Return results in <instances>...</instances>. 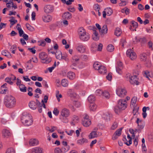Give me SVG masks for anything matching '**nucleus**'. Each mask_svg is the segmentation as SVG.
Returning <instances> with one entry per match:
<instances>
[{"mask_svg": "<svg viewBox=\"0 0 153 153\" xmlns=\"http://www.w3.org/2000/svg\"><path fill=\"white\" fill-rule=\"evenodd\" d=\"M21 120L22 123L26 126H31L32 125L33 121L31 115L26 112H24L23 113Z\"/></svg>", "mask_w": 153, "mask_h": 153, "instance_id": "obj_1", "label": "nucleus"}, {"mask_svg": "<svg viewBox=\"0 0 153 153\" xmlns=\"http://www.w3.org/2000/svg\"><path fill=\"white\" fill-rule=\"evenodd\" d=\"M4 103L7 107L11 108L14 106L16 101L14 97L11 96H7L5 98Z\"/></svg>", "mask_w": 153, "mask_h": 153, "instance_id": "obj_2", "label": "nucleus"}, {"mask_svg": "<svg viewBox=\"0 0 153 153\" xmlns=\"http://www.w3.org/2000/svg\"><path fill=\"white\" fill-rule=\"evenodd\" d=\"M127 102L125 100L121 99L119 100L118 102L117 106L115 107L114 108V111L117 114H118L119 110L117 111V108H119L121 110H124L127 107Z\"/></svg>", "mask_w": 153, "mask_h": 153, "instance_id": "obj_3", "label": "nucleus"}, {"mask_svg": "<svg viewBox=\"0 0 153 153\" xmlns=\"http://www.w3.org/2000/svg\"><path fill=\"white\" fill-rule=\"evenodd\" d=\"M39 57L41 60V62L43 63H48L51 61L50 58H48L47 55L44 52L40 53L39 54Z\"/></svg>", "mask_w": 153, "mask_h": 153, "instance_id": "obj_4", "label": "nucleus"}, {"mask_svg": "<svg viewBox=\"0 0 153 153\" xmlns=\"http://www.w3.org/2000/svg\"><path fill=\"white\" fill-rule=\"evenodd\" d=\"M127 77L128 78L129 81L131 84L136 85L139 84V82H138V79L136 75L132 76L129 75Z\"/></svg>", "mask_w": 153, "mask_h": 153, "instance_id": "obj_5", "label": "nucleus"}, {"mask_svg": "<svg viewBox=\"0 0 153 153\" xmlns=\"http://www.w3.org/2000/svg\"><path fill=\"white\" fill-rule=\"evenodd\" d=\"M83 116V119H82V124L84 126L88 127L90 125L91 121L87 114H84Z\"/></svg>", "mask_w": 153, "mask_h": 153, "instance_id": "obj_6", "label": "nucleus"}, {"mask_svg": "<svg viewBox=\"0 0 153 153\" xmlns=\"http://www.w3.org/2000/svg\"><path fill=\"white\" fill-rule=\"evenodd\" d=\"M126 54L131 60L135 59L137 58V55L135 52L131 49L128 50L126 52Z\"/></svg>", "mask_w": 153, "mask_h": 153, "instance_id": "obj_7", "label": "nucleus"}, {"mask_svg": "<svg viewBox=\"0 0 153 153\" xmlns=\"http://www.w3.org/2000/svg\"><path fill=\"white\" fill-rule=\"evenodd\" d=\"M126 91L123 88H119L116 90L117 94L120 97H123L126 93Z\"/></svg>", "mask_w": 153, "mask_h": 153, "instance_id": "obj_8", "label": "nucleus"}, {"mask_svg": "<svg viewBox=\"0 0 153 153\" xmlns=\"http://www.w3.org/2000/svg\"><path fill=\"white\" fill-rule=\"evenodd\" d=\"M60 114L62 117L66 118L70 115V112L68 109L64 108L61 111Z\"/></svg>", "mask_w": 153, "mask_h": 153, "instance_id": "obj_9", "label": "nucleus"}, {"mask_svg": "<svg viewBox=\"0 0 153 153\" xmlns=\"http://www.w3.org/2000/svg\"><path fill=\"white\" fill-rule=\"evenodd\" d=\"M44 9L45 13H49L53 11V7L51 5L47 4L45 6Z\"/></svg>", "mask_w": 153, "mask_h": 153, "instance_id": "obj_10", "label": "nucleus"}, {"mask_svg": "<svg viewBox=\"0 0 153 153\" xmlns=\"http://www.w3.org/2000/svg\"><path fill=\"white\" fill-rule=\"evenodd\" d=\"M99 31L101 36L103 37L105 34L107 33L108 28L106 25H104L102 28H101V30H100Z\"/></svg>", "mask_w": 153, "mask_h": 153, "instance_id": "obj_11", "label": "nucleus"}, {"mask_svg": "<svg viewBox=\"0 0 153 153\" xmlns=\"http://www.w3.org/2000/svg\"><path fill=\"white\" fill-rule=\"evenodd\" d=\"M72 17L71 14L68 12H65L62 16V18L65 20L70 19L72 18Z\"/></svg>", "mask_w": 153, "mask_h": 153, "instance_id": "obj_12", "label": "nucleus"}, {"mask_svg": "<svg viewBox=\"0 0 153 153\" xmlns=\"http://www.w3.org/2000/svg\"><path fill=\"white\" fill-rule=\"evenodd\" d=\"M94 131H92L88 136V137L89 139H92L98 137V135L97 133V128H95L94 129Z\"/></svg>", "mask_w": 153, "mask_h": 153, "instance_id": "obj_13", "label": "nucleus"}, {"mask_svg": "<svg viewBox=\"0 0 153 153\" xmlns=\"http://www.w3.org/2000/svg\"><path fill=\"white\" fill-rule=\"evenodd\" d=\"M38 104L37 102H36L35 101H32L29 103V107L32 109H35L37 107Z\"/></svg>", "mask_w": 153, "mask_h": 153, "instance_id": "obj_14", "label": "nucleus"}, {"mask_svg": "<svg viewBox=\"0 0 153 153\" xmlns=\"http://www.w3.org/2000/svg\"><path fill=\"white\" fill-rule=\"evenodd\" d=\"M39 142L37 139H32L29 141V145L31 146H34L39 144Z\"/></svg>", "mask_w": 153, "mask_h": 153, "instance_id": "obj_15", "label": "nucleus"}, {"mask_svg": "<svg viewBox=\"0 0 153 153\" xmlns=\"http://www.w3.org/2000/svg\"><path fill=\"white\" fill-rule=\"evenodd\" d=\"M80 39L83 41H87L90 38L89 35L88 33H85V34L82 35V37H80Z\"/></svg>", "mask_w": 153, "mask_h": 153, "instance_id": "obj_16", "label": "nucleus"}, {"mask_svg": "<svg viewBox=\"0 0 153 153\" xmlns=\"http://www.w3.org/2000/svg\"><path fill=\"white\" fill-rule=\"evenodd\" d=\"M77 50L79 52L83 53L85 51V48L82 45H79L77 47Z\"/></svg>", "mask_w": 153, "mask_h": 153, "instance_id": "obj_17", "label": "nucleus"}, {"mask_svg": "<svg viewBox=\"0 0 153 153\" xmlns=\"http://www.w3.org/2000/svg\"><path fill=\"white\" fill-rule=\"evenodd\" d=\"M99 72L102 74H104L106 73L107 70L106 68L103 66L101 65L98 70Z\"/></svg>", "mask_w": 153, "mask_h": 153, "instance_id": "obj_18", "label": "nucleus"}, {"mask_svg": "<svg viewBox=\"0 0 153 153\" xmlns=\"http://www.w3.org/2000/svg\"><path fill=\"white\" fill-rule=\"evenodd\" d=\"M42 19L44 22H48L51 21L52 19V17L49 15H47L43 16L42 17Z\"/></svg>", "mask_w": 153, "mask_h": 153, "instance_id": "obj_19", "label": "nucleus"}, {"mask_svg": "<svg viewBox=\"0 0 153 153\" xmlns=\"http://www.w3.org/2000/svg\"><path fill=\"white\" fill-rule=\"evenodd\" d=\"M131 23L133 27L134 28V29H133L132 26H131L130 28V29L131 30L134 31L135 30L136 31V29L137 27L138 26V23L134 21H131Z\"/></svg>", "mask_w": 153, "mask_h": 153, "instance_id": "obj_20", "label": "nucleus"}, {"mask_svg": "<svg viewBox=\"0 0 153 153\" xmlns=\"http://www.w3.org/2000/svg\"><path fill=\"white\" fill-rule=\"evenodd\" d=\"M3 135L5 137H7L10 136L11 134L9 131L6 129H3L2 131Z\"/></svg>", "mask_w": 153, "mask_h": 153, "instance_id": "obj_21", "label": "nucleus"}, {"mask_svg": "<svg viewBox=\"0 0 153 153\" xmlns=\"http://www.w3.org/2000/svg\"><path fill=\"white\" fill-rule=\"evenodd\" d=\"M42 148L37 147L33 149L32 153H42Z\"/></svg>", "mask_w": 153, "mask_h": 153, "instance_id": "obj_22", "label": "nucleus"}, {"mask_svg": "<svg viewBox=\"0 0 153 153\" xmlns=\"http://www.w3.org/2000/svg\"><path fill=\"white\" fill-rule=\"evenodd\" d=\"M78 33L80 38L81 36L82 37V35L85 34L86 32L83 28L80 27L78 30Z\"/></svg>", "mask_w": 153, "mask_h": 153, "instance_id": "obj_23", "label": "nucleus"}, {"mask_svg": "<svg viewBox=\"0 0 153 153\" xmlns=\"http://www.w3.org/2000/svg\"><path fill=\"white\" fill-rule=\"evenodd\" d=\"M88 142V140L85 138H82L78 140L77 141V143L80 145H82L85 143Z\"/></svg>", "mask_w": 153, "mask_h": 153, "instance_id": "obj_24", "label": "nucleus"}, {"mask_svg": "<svg viewBox=\"0 0 153 153\" xmlns=\"http://www.w3.org/2000/svg\"><path fill=\"white\" fill-rule=\"evenodd\" d=\"M144 76H146L147 78H148L149 79V77H152L153 76L152 74V73L149 72L148 71H144Z\"/></svg>", "mask_w": 153, "mask_h": 153, "instance_id": "obj_25", "label": "nucleus"}, {"mask_svg": "<svg viewBox=\"0 0 153 153\" xmlns=\"http://www.w3.org/2000/svg\"><path fill=\"white\" fill-rule=\"evenodd\" d=\"M67 77L70 79L72 80L75 77L74 74L72 72H69L67 74Z\"/></svg>", "mask_w": 153, "mask_h": 153, "instance_id": "obj_26", "label": "nucleus"}, {"mask_svg": "<svg viewBox=\"0 0 153 153\" xmlns=\"http://www.w3.org/2000/svg\"><path fill=\"white\" fill-rule=\"evenodd\" d=\"M19 88L20 91L23 92H26L27 91V88L25 85L22 84L19 86Z\"/></svg>", "mask_w": 153, "mask_h": 153, "instance_id": "obj_27", "label": "nucleus"}, {"mask_svg": "<svg viewBox=\"0 0 153 153\" xmlns=\"http://www.w3.org/2000/svg\"><path fill=\"white\" fill-rule=\"evenodd\" d=\"M61 85L64 87H66L68 86V80L66 79H63L61 81Z\"/></svg>", "mask_w": 153, "mask_h": 153, "instance_id": "obj_28", "label": "nucleus"}, {"mask_svg": "<svg viewBox=\"0 0 153 153\" xmlns=\"http://www.w3.org/2000/svg\"><path fill=\"white\" fill-rule=\"evenodd\" d=\"M36 102H37V104L38 106V111L39 113H41L42 111V104L38 101V100H36Z\"/></svg>", "mask_w": 153, "mask_h": 153, "instance_id": "obj_29", "label": "nucleus"}, {"mask_svg": "<svg viewBox=\"0 0 153 153\" xmlns=\"http://www.w3.org/2000/svg\"><path fill=\"white\" fill-rule=\"evenodd\" d=\"M48 100V97L47 95H45L44 96V98L43 100H42V105H43V107L44 108H46V106L44 103H46L47 102V100Z\"/></svg>", "mask_w": 153, "mask_h": 153, "instance_id": "obj_30", "label": "nucleus"}, {"mask_svg": "<svg viewBox=\"0 0 153 153\" xmlns=\"http://www.w3.org/2000/svg\"><path fill=\"white\" fill-rule=\"evenodd\" d=\"M140 59L142 61L145 62L147 59V55L146 53H142L140 55Z\"/></svg>", "mask_w": 153, "mask_h": 153, "instance_id": "obj_31", "label": "nucleus"}, {"mask_svg": "<svg viewBox=\"0 0 153 153\" xmlns=\"http://www.w3.org/2000/svg\"><path fill=\"white\" fill-rule=\"evenodd\" d=\"M93 39L95 41L98 40L99 39V37L98 36V33L97 32H93V34L92 36Z\"/></svg>", "mask_w": 153, "mask_h": 153, "instance_id": "obj_32", "label": "nucleus"}, {"mask_svg": "<svg viewBox=\"0 0 153 153\" xmlns=\"http://www.w3.org/2000/svg\"><path fill=\"white\" fill-rule=\"evenodd\" d=\"M103 117L106 121H109L110 119V116L108 113L104 114Z\"/></svg>", "mask_w": 153, "mask_h": 153, "instance_id": "obj_33", "label": "nucleus"}, {"mask_svg": "<svg viewBox=\"0 0 153 153\" xmlns=\"http://www.w3.org/2000/svg\"><path fill=\"white\" fill-rule=\"evenodd\" d=\"M121 34V31L119 28H117L115 31V34L117 36H119Z\"/></svg>", "mask_w": 153, "mask_h": 153, "instance_id": "obj_34", "label": "nucleus"}, {"mask_svg": "<svg viewBox=\"0 0 153 153\" xmlns=\"http://www.w3.org/2000/svg\"><path fill=\"white\" fill-rule=\"evenodd\" d=\"M62 53L60 51L56 52V58L59 60H61L62 59Z\"/></svg>", "mask_w": 153, "mask_h": 153, "instance_id": "obj_35", "label": "nucleus"}, {"mask_svg": "<svg viewBox=\"0 0 153 153\" xmlns=\"http://www.w3.org/2000/svg\"><path fill=\"white\" fill-rule=\"evenodd\" d=\"M102 95L107 98H108L110 97V94L109 92L106 91H103Z\"/></svg>", "mask_w": 153, "mask_h": 153, "instance_id": "obj_36", "label": "nucleus"}, {"mask_svg": "<svg viewBox=\"0 0 153 153\" xmlns=\"http://www.w3.org/2000/svg\"><path fill=\"white\" fill-rule=\"evenodd\" d=\"M107 49L108 51L111 52L113 51L114 49V47L112 45L110 44L108 46Z\"/></svg>", "mask_w": 153, "mask_h": 153, "instance_id": "obj_37", "label": "nucleus"}, {"mask_svg": "<svg viewBox=\"0 0 153 153\" xmlns=\"http://www.w3.org/2000/svg\"><path fill=\"white\" fill-rule=\"evenodd\" d=\"M97 62H95L93 64V67L95 70H98L101 66Z\"/></svg>", "mask_w": 153, "mask_h": 153, "instance_id": "obj_38", "label": "nucleus"}, {"mask_svg": "<svg viewBox=\"0 0 153 153\" xmlns=\"http://www.w3.org/2000/svg\"><path fill=\"white\" fill-rule=\"evenodd\" d=\"M88 100L89 102L92 103L95 100V97L93 95H91L88 97Z\"/></svg>", "mask_w": 153, "mask_h": 153, "instance_id": "obj_39", "label": "nucleus"}, {"mask_svg": "<svg viewBox=\"0 0 153 153\" xmlns=\"http://www.w3.org/2000/svg\"><path fill=\"white\" fill-rule=\"evenodd\" d=\"M104 10L108 16L111 15L112 13V10L110 8H106Z\"/></svg>", "mask_w": 153, "mask_h": 153, "instance_id": "obj_40", "label": "nucleus"}, {"mask_svg": "<svg viewBox=\"0 0 153 153\" xmlns=\"http://www.w3.org/2000/svg\"><path fill=\"white\" fill-rule=\"evenodd\" d=\"M137 100V98L136 97H133L131 100V105H132L133 106L135 105L136 102Z\"/></svg>", "mask_w": 153, "mask_h": 153, "instance_id": "obj_41", "label": "nucleus"}, {"mask_svg": "<svg viewBox=\"0 0 153 153\" xmlns=\"http://www.w3.org/2000/svg\"><path fill=\"white\" fill-rule=\"evenodd\" d=\"M129 140H128V142L129 143H128V140H126V138H124L123 140L125 142V143L126 144V145H127L128 146H129L130 144H131L132 143V139L131 138H129Z\"/></svg>", "mask_w": 153, "mask_h": 153, "instance_id": "obj_42", "label": "nucleus"}, {"mask_svg": "<svg viewBox=\"0 0 153 153\" xmlns=\"http://www.w3.org/2000/svg\"><path fill=\"white\" fill-rule=\"evenodd\" d=\"M5 153H16V152L13 148H10L7 149Z\"/></svg>", "mask_w": 153, "mask_h": 153, "instance_id": "obj_43", "label": "nucleus"}, {"mask_svg": "<svg viewBox=\"0 0 153 153\" xmlns=\"http://www.w3.org/2000/svg\"><path fill=\"white\" fill-rule=\"evenodd\" d=\"M90 108L91 110L94 111L97 108V105L91 103L90 106Z\"/></svg>", "mask_w": 153, "mask_h": 153, "instance_id": "obj_44", "label": "nucleus"}, {"mask_svg": "<svg viewBox=\"0 0 153 153\" xmlns=\"http://www.w3.org/2000/svg\"><path fill=\"white\" fill-rule=\"evenodd\" d=\"M61 149L62 152H65L69 149V146H63Z\"/></svg>", "mask_w": 153, "mask_h": 153, "instance_id": "obj_45", "label": "nucleus"}, {"mask_svg": "<svg viewBox=\"0 0 153 153\" xmlns=\"http://www.w3.org/2000/svg\"><path fill=\"white\" fill-rule=\"evenodd\" d=\"M38 45L39 46L44 47L46 45V42L44 40H40L38 42Z\"/></svg>", "mask_w": 153, "mask_h": 153, "instance_id": "obj_46", "label": "nucleus"}, {"mask_svg": "<svg viewBox=\"0 0 153 153\" xmlns=\"http://www.w3.org/2000/svg\"><path fill=\"white\" fill-rule=\"evenodd\" d=\"M26 26L28 30L31 31H33L34 30V28L31 26L28 23H27L26 24Z\"/></svg>", "mask_w": 153, "mask_h": 153, "instance_id": "obj_47", "label": "nucleus"}, {"mask_svg": "<svg viewBox=\"0 0 153 153\" xmlns=\"http://www.w3.org/2000/svg\"><path fill=\"white\" fill-rule=\"evenodd\" d=\"M118 125V123L116 122H114L112 124L111 127V129L112 130H114L116 128Z\"/></svg>", "mask_w": 153, "mask_h": 153, "instance_id": "obj_48", "label": "nucleus"}, {"mask_svg": "<svg viewBox=\"0 0 153 153\" xmlns=\"http://www.w3.org/2000/svg\"><path fill=\"white\" fill-rule=\"evenodd\" d=\"M27 90L28 91V95L30 96H32L33 95V94L32 92V91H33L32 88L31 87H29L27 88Z\"/></svg>", "mask_w": 153, "mask_h": 153, "instance_id": "obj_49", "label": "nucleus"}, {"mask_svg": "<svg viewBox=\"0 0 153 153\" xmlns=\"http://www.w3.org/2000/svg\"><path fill=\"white\" fill-rule=\"evenodd\" d=\"M73 105L75 107V110L76 108L79 107L80 105V102L77 101H74L73 102Z\"/></svg>", "mask_w": 153, "mask_h": 153, "instance_id": "obj_50", "label": "nucleus"}, {"mask_svg": "<svg viewBox=\"0 0 153 153\" xmlns=\"http://www.w3.org/2000/svg\"><path fill=\"white\" fill-rule=\"evenodd\" d=\"M122 129V128L118 129L115 132L114 134L118 136H120L121 134Z\"/></svg>", "mask_w": 153, "mask_h": 153, "instance_id": "obj_51", "label": "nucleus"}, {"mask_svg": "<svg viewBox=\"0 0 153 153\" xmlns=\"http://www.w3.org/2000/svg\"><path fill=\"white\" fill-rule=\"evenodd\" d=\"M5 81L10 85H12L13 84V82L11 81V78L9 77L6 78L5 79Z\"/></svg>", "mask_w": 153, "mask_h": 153, "instance_id": "obj_52", "label": "nucleus"}, {"mask_svg": "<svg viewBox=\"0 0 153 153\" xmlns=\"http://www.w3.org/2000/svg\"><path fill=\"white\" fill-rule=\"evenodd\" d=\"M123 68V67H121V68L117 67L116 68V71L119 74H122L123 72L122 71V70Z\"/></svg>", "mask_w": 153, "mask_h": 153, "instance_id": "obj_53", "label": "nucleus"}, {"mask_svg": "<svg viewBox=\"0 0 153 153\" xmlns=\"http://www.w3.org/2000/svg\"><path fill=\"white\" fill-rule=\"evenodd\" d=\"M56 97L58 101L59 102L60 101L59 98H62V95L61 94H59V91H56Z\"/></svg>", "mask_w": 153, "mask_h": 153, "instance_id": "obj_54", "label": "nucleus"}, {"mask_svg": "<svg viewBox=\"0 0 153 153\" xmlns=\"http://www.w3.org/2000/svg\"><path fill=\"white\" fill-rule=\"evenodd\" d=\"M1 53L3 55L7 57H8V56H10V55L6 50L2 51Z\"/></svg>", "mask_w": 153, "mask_h": 153, "instance_id": "obj_55", "label": "nucleus"}, {"mask_svg": "<svg viewBox=\"0 0 153 153\" xmlns=\"http://www.w3.org/2000/svg\"><path fill=\"white\" fill-rule=\"evenodd\" d=\"M142 150L143 153H146L147 151V149L145 145L142 144Z\"/></svg>", "mask_w": 153, "mask_h": 153, "instance_id": "obj_56", "label": "nucleus"}, {"mask_svg": "<svg viewBox=\"0 0 153 153\" xmlns=\"http://www.w3.org/2000/svg\"><path fill=\"white\" fill-rule=\"evenodd\" d=\"M103 91L100 89H98L96 90V94L97 95L99 96L102 95Z\"/></svg>", "mask_w": 153, "mask_h": 153, "instance_id": "obj_57", "label": "nucleus"}, {"mask_svg": "<svg viewBox=\"0 0 153 153\" xmlns=\"http://www.w3.org/2000/svg\"><path fill=\"white\" fill-rule=\"evenodd\" d=\"M56 66V62H55L54 65L52 67L49 68L48 69L50 72H51L53 70Z\"/></svg>", "mask_w": 153, "mask_h": 153, "instance_id": "obj_58", "label": "nucleus"}, {"mask_svg": "<svg viewBox=\"0 0 153 153\" xmlns=\"http://www.w3.org/2000/svg\"><path fill=\"white\" fill-rule=\"evenodd\" d=\"M139 42H140V39H137V37H135L133 39V43L134 44H136Z\"/></svg>", "mask_w": 153, "mask_h": 153, "instance_id": "obj_59", "label": "nucleus"}, {"mask_svg": "<svg viewBox=\"0 0 153 153\" xmlns=\"http://www.w3.org/2000/svg\"><path fill=\"white\" fill-rule=\"evenodd\" d=\"M62 152V149L59 148H56L54 149L55 153H61Z\"/></svg>", "mask_w": 153, "mask_h": 153, "instance_id": "obj_60", "label": "nucleus"}, {"mask_svg": "<svg viewBox=\"0 0 153 153\" xmlns=\"http://www.w3.org/2000/svg\"><path fill=\"white\" fill-rule=\"evenodd\" d=\"M53 113L55 115L57 116L59 113V110L56 108H54L53 111Z\"/></svg>", "mask_w": 153, "mask_h": 153, "instance_id": "obj_61", "label": "nucleus"}, {"mask_svg": "<svg viewBox=\"0 0 153 153\" xmlns=\"http://www.w3.org/2000/svg\"><path fill=\"white\" fill-rule=\"evenodd\" d=\"M106 78L108 80L111 81L112 78V73H109L108 75L106 76Z\"/></svg>", "mask_w": 153, "mask_h": 153, "instance_id": "obj_62", "label": "nucleus"}, {"mask_svg": "<svg viewBox=\"0 0 153 153\" xmlns=\"http://www.w3.org/2000/svg\"><path fill=\"white\" fill-rule=\"evenodd\" d=\"M73 60L74 62H76L79 60V58L77 56L75 55L73 57Z\"/></svg>", "mask_w": 153, "mask_h": 153, "instance_id": "obj_63", "label": "nucleus"}, {"mask_svg": "<svg viewBox=\"0 0 153 153\" xmlns=\"http://www.w3.org/2000/svg\"><path fill=\"white\" fill-rule=\"evenodd\" d=\"M20 41L21 44L22 45H24L26 44V43L25 41L26 40L24 39L23 38H21L20 39Z\"/></svg>", "mask_w": 153, "mask_h": 153, "instance_id": "obj_64", "label": "nucleus"}]
</instances>
